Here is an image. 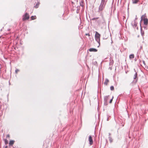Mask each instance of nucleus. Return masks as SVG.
Returning a JSON list of instances; mask_svg holds the SVG:
<instances>
[{
    "instance_id": "obj_1",
    "label": "nucleus",
    "mask_w": 148,
    "mask_h": 148,
    "mask_svg": "<svg viewBox=\"0 0 148 148\" xmlns=\"http://www.w3.org/2000/svg\"><path fill=\"white\" fill-rule=\"evenodd\" d=\"M141 21L143 20L144 21V24L145 25H147L148 23V20L147 18H146L145 14L143 15L141 17Z\"/></svg>"
},
{
    "instance_id": "obj_2",
    "label": "nucleus",
    "mask_w": 148,
    "mask_h": 148,
    "mask_svg": "<svg viewBox=\"0 0 148 148\" xmlns=\"http://www.w3.org/2000/svg\"><path fill=\"white\" fill-rule=\"evenodd\" d=\"M100 34L98 32H96L95 35V40L99 45H100Z\"/></svg>"
},
{
    "instance_id": "obj_3",
    "label": "nucleus",
    "mask_w": 148,
    "mask_h": 148,
    "mask_svg": "<svg viewBox=\"0 0 148 148\" xmlns=\"http://www.w3.org/2000/svg\"><path fill=\"white\" fill-rule=\"evenodd\" d=\"M106 3L101 2L99 7V11H102L105 8Z\"/></svg>"
},
{
    "instance_id": "obj_4",
    "label": "nucleus",
    "mask_w": 148,
    "mask_h": 148,
    "mask_svg": "<svg viewBox=\"0 0 148 148\" xmlns=\"http://www.w3.org/2000/svg\"><path fill=\"white\" fill-rule=\"evenodd\" d=\"M29 18V16L28 14L27 13H26L25 15L23 16V20H25L27 19H28Z\"/></svg>"
},
{
    "instance_id": "obj_5",
    "label": "nucleus",
    "mask_w": 148,
    "mask_h": 148,
    "mask_svg": "<svg viewBox=\"0 0 148 148\" xmlns=\"http://www.w3.org/2000/svg\"><path fill=\"white\" fill-rule=\"evenodd\" d=\"M88 140L89 142V144L90 145H92L93 143V141L92 139L91 136H90L89 137Z\"/></svg>"
},
{
    "instance_id": "obj_6",
    "label": "nucleus",
    "mask_w": 148,
    "mask_h": 148,
    "mask_svg": "<svg viewBox=\"0 0 148 148\" xmlns=\"http://www.w3.org/2000/svg\"><path fill=\"white\" fill-rule=\"evenodd\" d=\"M137 19V18L136 17L135 19V20L133 22H132V24L134 27H136L137 26V23L136 21V20Z\"/></svg>"
},
{
    "instance_id": "obj_7",
    "label": "nucleus",
    "mask_w": 148,
    "mask_h": 148,
    "mask_svg": "<svg viewBox=\"0 0 148 148\" xmlns=\"http://www.w3.org/2000/svg\"><path fill=\"white\" fill-rule=\"evenodd\" d=\"M89 51L90 52H97V50L95 49L91 48L89 49Z\"/></svg>"
},
{
    "instance_id": "obj_8",
    "label": "nucleus",
    "mask_w": 148,
    "mask_h": 148,
    "mask_svg": "<svg viewBox=\"0 0 148 148\" xmlns=\"http://www.w3.org/2000/svg\"><path fill=\"white\" fill-rule=\"evenodd\" d=\"M14 141L13 140H10L9 143V145H12L14 144Z\"/></svg>"
},
{
    "instance_id": "obj_9",
    "label": "nucleus",
    "mask_w": 148,
    "mask_h": 148,
    "mask_svg": "<svg viewBox=\"0 0 148 148\" xmlns=\"http://www.w3.org/2000/svg\"><path fill=\"white\" fill-rule=\"evenodd\" d=\"M109 81L108 79H106L104 82V84L105 85H107L108 83L109 82Z\"/></svg>"
},
{
    "instance_id": "obj_10",
    "label": "nucleus",
    "mask_w": 148,
    "mask_h": 148,
    "mask_svg": "<svg viewBox=\"0 0 148 148\" xmlns=\"http://www.w3.org/2000/svg\"><path fill=\"white\" fill-rule=\"evenodd\" d=\"M138 0H132V3L134 4L138 2Z\"/></svg>"
},
{
    "instance_id": "obj_11",
    "label": "nucleus",
    "mask_w": 148,
    "mask_h": 148,
    "mask_svg": "<svg viewBox=\"0 0 148 148\" xmlns=\"http://www.w3.org/2000/svg\"><path fill=\"white\" fill-rule=\"evenodd\" d=\"M108 99V96H106L104 97V99L106 101H107Z\"/></svg>"
},
{
    "instance_id": "obj_12",
    "label": "nucleus",
    "mask_w": 148,
    "mask_h": 148,
    "mask_svg": "<svg viewBox=\"0 0 148 148\" xmlns=\"http://www.w3.org/2000/svg\"><path fill=\"white\" fill-rule=\"evenodd\" d=\"M134 55L133 54L130 55L129 56V58L130 59L134 58Z\"/></svg>"
},
{
    "instance_id": "obj_13",
    "label": "nucleus",
    "mask_w": 148,
    "mask_h": 148,
    "mask_svg": "<svg viewBox=\"0 0 148 148\" xmlns=\"http://www.w3.org/2000/svg\"><path fill=\"white\" fill-rule=\"evenodd\" d=\"M137 77V73L136 72L134 76V79H135Z\"/></svg>"
},
{
    "instance_id": "obj_14",
    "label": "nucleus",
    "mask_w": 148,
    "mask_h": 148,
    "mask_svg": "<svg viewBox=\"0 0 148 148\" xmlns=\"http://www.w3.org/2000/svg\"><path fill=\"white\" fill-rule=\"evenodd\" d=\"M32 20H33L36 19V16H32L31 17Z\"/></svg>"
},
{
    "instance_id": "obj_15",
    "label": "nucleus",
    "mask_w": 148,
    "mask_h": 148,
    "mask_svg": "<svg viewBox=\"0 0 148 148\" xmlns=\"http://www.w3.org/2000/svg\"><path fill=\"white\" fill-rule=\"evenodd\" d=\"M39 5V3H37L35 6V7L36 8H37L38 7V5Z\"/></svg>"
},
{
    "instance_id": "obj_16",
    "label": "nucleus",
    "mask_w": 148,
    "mask_h": 148,
    "mask_svg": "<svg viewBox=\"0 0 148 148\" xmlns=\"http://www.w3.org/2000/svg\"><path fill=\"white\" fill-rule=\"evenodd\" d=\"M140 30H141V34L142 36L144 34V32H143V31H142V27H141L140 28Z\"/></svg>"
},
{
    "instance_id": "obj_17",
    "label": "nucleus",
    "mask_w": 148,
    "mask_h": 148,
    "mask_svg": "<svg viewBox=\"0 0 148 148\" xmlns=\"http://www.w3.org/2000/svg\"><path fill=\"white\" fill-rule=\"evenodd\" d=\"M109 140L110 143H112V139L111 137H109Z\"/></svg>"
},
{
    "instance_id": "obj_18",
    "label": "nucleus",
    "mask_w": 148,
    "mask_h": 148,
    "mask_svg": "<svg viewBox=\"0 0 148 148\" xmlns=\"http://www.w3.org/2000/svg\"><path fill=\"white\" fill-rule=\"evenodd\" d=\"M5 143V144H7L8 143V141L7 139H5L4 140Z\"/></svg>"
},
{
    "instance_id": "obj_19",
    "label": "nucleus",
    "mask_w": 148,
    "mask_h": 148,
    "mask_svg": "<svg viewBox=\"0 0 148 148\" xmlns=\"http://www.w3.org/2000/svg\"><path fill=\"white\" fill-rule=\"evenodd\" d=\"M107 0H101V2L103 3H106V2Z\"/></svg>"
},
{
    "instance_id": "obj_20",
    "label": "nucleus",
    "mask_w": 148,
    "mask_h": 148,
    "mask_svg": "<svg viewBox=\"0 0 148 148\" xmlns=\"http://www.w3.org/2000/svg\"><path fill=\"white\" fill-rule=\"evenodd\" d=\"M110 89L111 90H113L114 89V87L113 86H111L110 87Z\"/></svg>"
},
{
    "instance_id": "obj_21",
    "label": "nucleus",
    "mask_w": 148,
    "mask_h": 148,
    "mask_svg": "<svg viewBox=\"0 0 148 148\" xmlns=\"http://www.w3.org/2000/svg\"><path fill=\"white\" fill-rule=\"evenodd\" d=\"M19 71V70L18 69H16V70H15V73H17Z\"/></svg>"
},
{
    "instance_id": "obj_22",
    "label": "nucleus",
    "mask_w": 148,
    "mask_h": 148,
    "mask_svg": "<svg viewBox=\"0 0 148 148\" xmlns=\"http://www.w3.org/2000/svg\"><path fill=\"white\" fill-rule=\"evenodd\" d=\"M137 80H134L133 82H134V83H136V82H137Z\"/></svg>"
},
{
    "instance_id": "obj_23",
    "label": "nucleus",
    "mask_w": 148,
    "mask_h": 148,
    "mask_svg": "<svg viewBox=\"0 0 148 148\" xmlns=\"http://www.w3.org/2000/svg\"><path fill=\"white\" fill-rule=\"evenodd\" d=\"M112 98L110 100V103H111L112 102Z\"/></svg>"
},
{
    "instance_id": "obj_24",
    "label": "nucleus",
    "mask_w": 148,
    "mask_h": 148,
    "mask_svg": "<svg viewBox=\"0 0 148 148\" xmlns=\"http://www.w3.org/2000/svg\"><path fill=\"white\" fill-rule=\"evenodd\" d=\"M98 18H93L92 19V20H95V19H97Z\"/></svg>"
},
{
    "instance_id": "obj_25",
    "label": "nucleus",
    "mask_w": 148,
    "mask_h": 148,
    "mask_svg": "<svg viewBox=\"0 0 148 148\" xmlns=\"http://www.w3.org/2000/svg\"><path fill=\"white\" fill-rule=\"evenodd\" d=\"M9 137V135H7L6 136V137L7 138V137Z\"/></svg>"
},
{
    "instance_id": "obj_26",
    "label": "nucleus",
    "mask_w": 148,
    "mask_h": 148,
    "mask_svg": "<svg viewBox=\"0 0 148 148\" xmlns=\"http://www.w3.org/2000/svg\"><path fill=\"white\" fill-rule=\"evenodd\" d=\"M142 48V46H141V47H140V48L141 49V48Z\"/></svg>"
},
{
    "instance_id": "obj_27",
    "label": "nucleus",
    "mask_w": 148,
    "mask_h": 148,
    "mask_svg": "<svg viewBox=\"0 0 148 148\" xmlns=\"http://www.w3.org/2000/svg\"><path fill=\"white\" fill-rule=\"evenodd\" d=\"M86 35H88V34H86Z\"/></svg>"
}]
</instances>
